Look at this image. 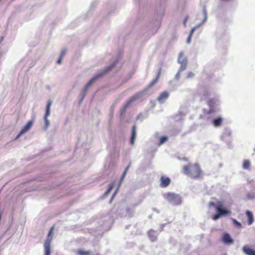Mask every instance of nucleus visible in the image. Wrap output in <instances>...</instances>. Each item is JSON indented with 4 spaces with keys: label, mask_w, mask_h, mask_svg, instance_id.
I'll use <instances>...</instances> for the list:
<instances>
[{
    "label": "nucleus",
    "mask_w": 255,
    "mask_h": 255,
    "mask_svg": "<svg viewBox=\"0 0 255 255\" xmlns=\"http://www.w3.org/2000/svg\"><path fill=\"white\" fill-rule=\"evenodd\" d=\"M119 58H118L117 60L115 61L111 65L107 67H106L104 68L103 69L98 71V72L95 74V75L89 81V82L85 86V87L82 93V97L80 100V102L82 101L85 96L86 95L87 91L88 88L91 86H92L94 84V83L95 82V81L98 78H100L105 73L111 71L113 68V67L117 64Z\"/></svg>",
    "instance_id": "nucleus-1"
},
{
    "label": "nucleus",
    "mask_w": 255,
    "mask_h": 255,
    "mask_svg": "<svg viewBox=\"0 0 255 255\" xmlns=\"http://www.w3.org/2000/svg\"><path fill=\"white\" fill-rule=\"evenodd\" d=\"M161 71V69L159 68L156 77L150 82V83L147 86V87L145 88L143 90L139 91L138 93H136L134 95H133L132 97L129 98L128 100L131 103H132L133 102L135 101V100H136L137 99H139L142 98L144 95H145L146 92L149 89H150L151 87H152L158 81L160 76Z\"/></svg>",
    "instance_id": "nucleus-2"
},
{
    "label": "nucleus",
    "mask_w": 255,
    "mask_h": 255,
    "mask_svg": "<svg viewBox=\"0 0 255 255\" xmlns=\"http://www.w3.org/2000/svg\"><path fill=\"white\" fill-rule=\"evenodd\" d=\"M184 173L194 178L199 177L201 173V170L198 164L189 165L184 167Z\"/></svg>",
    "instance_id": "nucleus-3"
},
{
    "label": "nucleus",
    "mask_w": 255,
    "mask_h": 255,
    "mask_svg": "<svg viewBox=\"0 0 255 255\" xmlns=\"http://www.w3.org/2000/svg\"><path fill=\"white\" fill-rule=\"evenodd\" d=\"M166 200L173 206H178L182 203V198L177 194L173 192L165 193L163 195Z\"/></svg>",
    "instance_id": "nucleus-4"
},
{
    "label": "nucleus",
    "mask_w": 255,
    "mask_h": 255,
    "mask_svg": "<svg viewBox=\"0 0 255 255\" xmlns=\"http://www.w3.org/2000/svg\"><path fill=\"white\" fill-rule=\"evenodd\" d=\"M183 56V52L181 51L180 52L178 58V62L181 65L180 70H185L187 68V59Z\"/></svg>",
    "instance_id": "nucleus-5"
},
{
    "label": "nucleus",
    "mask_w": 255,
    "mask_h": 255,
    "mask_svg": "<svg viewBox=\"0 0 255 255\" xmlns=\"http://www.w3.org/2000/svg\"><path fill=\"white\" fill-rule=\"evenodd\" d=\"M52 229H51L48 234V236L47 237L46 240L44 243V250L45 251H50V245L51 242L52 240Z\"/></svg>",
    "instance_id": "nucleus-6"
},
{
    "label": "nucleus",
    "mask_w": 255,
    "mask_h": 255,
    "mask_svg": "<svg viewBox=\"0 0 255 255\" xmlns=\"http://www.w3.org/2000/svg\"><path fill=\"white\" fill-rule=\"evenodd\" d=\"M33 125L32 121H29L25 126H24L23 128L21 129L18 134L16 137V139L18 138L23 133L26 132L29 130L30 128L32 127Z\"/></svg>",
    "instance_id": "nucleus-7"
},
{
    "label": "nucleus",
    "mask_w": 255,
    "mask_h": 255,
    "mask_svg": "<svg viewBox=\"0 0 255 255\" xmlns=\"http://www.w3.org/2000/svg\"><path fill=\"white\" fill-rule=\"evenodd\" d=\"M169 95V94L167 91H164L160 94L157 98V100L160 103H163L167 99Z\"/></svg>",
    "instance_id": "nucleus-8"
},
{
    "label": "nucleus",
    "mask_w": 255,
    "mask_h": 255,
    "mask_svg": "<svg viewBox=\"0 0 255 255\" xmlns=\"http://www.w3.org/2000/svg\"><path fill=\"white\" fill-rule=\"evenodd\" d=\"M223 241L225 244L227 245L233 244L234 243V240L228 233H226L224 235L223 237Z\"/></svg>",
    "instance_id": "nucleus-9"
},
{
    "label": "nucleus",
    "mask_w": 255,
    "mask_h": 255,
    "mask_svg": "<svg viewBox=\"0 0 255 255\" xmlns=\"http://www.w3.org/2000/svg\"><path fill=\"white\" fill-rule=\"evenodd\" d=\"M160 181V186L162 187L168 186L170 183V179L168 177H164V176L161 177Z\"/></svg>",
    "instance_id": "nucleus-10"
},
{
    "label": "nucleus",
    "mask_w": 255,
    "mask_h": 255,
    "mask_svg": "<svg viewBox=\"0 0 255 255\" xmlns=\"http://www.w3.org/2000/svg\"><path fill=\"white\" fill-rule=\"evenodd\" d=\"M148 237L150 240L152 242H154L157 240V237L156 232L153 230H150L148 232Z\"/></svg>",
    "instance_id": "nucleus-11"
},
{
    "label": "nucleus",
    "mask_w": 255,
    "mask_h": 255,
    "mask_svg": "<svg viewBox=\"0 0 255 255\" xmlns=\"http://www.w3.org/2000/svg\"><path fill=\"white\" fill-rule=\"evenodd\" d=\"M243 251L247 255H255V251L246 246L243 248Z\"/></svg>",
    "instance_id": "nucleus-12"
},
{
    "label": "nucleus",
    "mask_w": 255,
    "mask_h": 255,
    "mask_svg": "<svg viewBox=\"0 0 255 255\" xmlns=\"http://www.w3.org/2000/svg\"><path fill=\"white\" fill-rule=\"evenodd\" d=\"M136 138V127L135 125H133L132 129V134L130 139V143L131 144H133L134 143V141Z\"/></svg>",
    "instance_id": "nucleus-13"
},
{
    "label": "nucleus",
    "mask_w": 255,
    "mask_h": 255,
    "mask_svg": "<svg viewBox=\"0 0 255 255\" xmlns=\"http://www.w3.org/2000/svg\"><path fill=\"white\" fill-rule=\"evenodd\" d=\"M223 203L221 202H219L217 203V206L216 207V210L217 211L219 212H226L227 214H230L231 213V212L226 210V209H223Z\"/></svg>",
    "instance_id": "nucleus-14"
},
{
    "label": "nucleus",
    "mask_w": 255,
    "mask_h": 255,
    "mask_svg": "<svg viewBox=\"0 0 255 255\" xmlns=\"http://www.w3.org/2000/svg\"><path fill=\"white\" fill-rule=\"evenodd\" d=\"M246 214L248 218V224L249 225H252L254 222V217L252 213L250 211L246 212Z\"/></svg>",
    "instance_id": "nucleus-15"
},
{
    "label": "nucleus",
    "mask_w": 255,
    "mask_h": 255,
    "mask_svg": "<svg viewBox=\"0 0 255 255\" xmlns=\"http://www.w3.org/2000/svg\"><path fill=\"white\" fill-rule=\"evenodd\" d=\"M222 121V118L221 117H218V118L214 119L213 120V124L215 127H220L221 125Z\"/></svg>",
    "instance_id": "nucleus-16"
},
{
    "label": "nucleus",
    "mask_w": 255,
    "mask_h": 255,
    "mask_svg": "<svg viewBox=\"0 0 255 255\" xmlns=\"http://www.w3.org/2000/svg\"><path fill=\"white\" fill-rule=\"evenodd\" d=\"M226 212H219L217 211V213L213 216L212 219L214 220H217L219 219L222 216L227 215Z\"/></svg>",
    "instance_id": "nucleus-17"
},
{
    "label": "nucleus",
    "mask_w": 255,
    "mask_h": 255,
    "mask_svg": "<svg viewBox=\"0 0 255 255\" xmlns=\"http://www.w3.org/2000/svg\"><path fill=\"white\" fill-rule=\"evenodd\" d=\"M203 14H204V19H203V20L202 21V22H201V23L197 24L199 26V27L202 25L206 21V20L207 19V17H208L207 12L206 11V8L205 6L203 7Z\"/></svg>",
    "instance_id": "nucleus-18"
},
{
    "label": "nucleus",
    "mask_w": 255,
    "mask_h": 255,
    "mask_svg": "<svg viewBox=\"0 0 255 255\" xmlns=\"http://www.w3.org/2000/svg\"><path fill=\"white\" fill-rule=\"evenodd\" d=\"M50 115H46V113L45 114L44 117V130H47L48 127H49L50 125V122L49 120H48V117Z\"/></svg>",
    "instance_id": "nucleus-19"
},
{
    "label": "nucleus",
    "mask_w": 255,
    "mask_h": 255,
    "mask_svg": "<svg viewBox=\"0 0 255 255\" xmlns=\"http://www.w3.org/2000/svg\"><path fill=\"white\" fill-rule=\"evenodd\" d=\"M214 104V101L212 100H210L208 102V105L210 108V109L209 110V111H208L207 114H210V113L214 112L215 111L213 109Z\"/></svg>",
    "instance_id": "nucleus-20"
},
{
    "label": "nucleus",
    "mask_w": 255,
    "mask_h": 255,
    "mask_svg": "<svg viewBox=\"0 0 255 255\" xmlns=\"http://www.w3.org/2000/svg\"><path fill=\"white\" fill-rule=\"evenodd\" d=\"M131 103V102L128 100L127 101L126 105L124 106V107L121 109V114H123L127 109L129 105Z\"/></svg>",
    "instance_id": "nucleus-21"
},
{
    "label": "nucleus",
    "mask_w": 255,
    "mask_h": 255,
    "mask_svg": "<svg viewBox=\"0 0 255 255\" xmlns=\"http://www.w3.org/2000/svg\"><path fill=\"white\" fill-rule=\"evenodd\" d=\"M52 104V101H48V104L46 106V109L45 113H46V115H50V107L51 106Z\"/></svg>",
    "instance_id": "nucleus-22"
},
{
    "label": "nucleus",
    "mask_w": 255,
    "mask_h": 255,
    "mask_svg": "<svg viewBox=\"0 0 255 255\" xmlns=\"http://www.w3.org/2000/svg\"><path fill=\"white\" fill-rule=\"evenodd\" d=\"M77 254L79 255H90L91 252L90 251H84L82 250H79L77 251Z\"/></svg>",
    "instance_id": "nucleus-23"
},
{
    "label": "nucleus",
    "mask_w": 255,
    "mask_h": 255,
    "mask_svg": "<svg viewBox=\"0 0 255 255\" xmlns=\"http://www.w3.org/2000/svg\"><path fill=\"white\" fill-rule=\"evenodd\" d=\"M114 185H115V183L114 182L112 183L110 185L109 187L108 190L107 191V192L103 195L104 197H107V196H108V195L110 193V192H111V191L113 189V187L114 186Z\"/></svg>",
    "instance_id": "nucleus-24"
},
{
    "label": "nucleus",
    "mask_w": 255,
    "mask_h": 255,
    "mask_svg": "<svg viewBox=\"0 0 255 255\" xmlns=\"http://www.w3.org/2000/svg\"><path fill=\"white\" fill-rule=\"evenodd\" d=\"M168 140V137L167 136H162L160 138V141L159 143V145H161L163 144L165 142L167 141Z\"/></svg>",
    "instance_id": "nucleus-25"
},
{
    "label": "nucleus",
    "mask_w": 255,
    "mask_h": 255,
    "mask_svg": "<svg viewBox=\"0 0 255 255\" xmlns=\"http://www.w3.org/2000/svg\"><path fill=\"white\" fill-rule=\"evenodd\" d=\"M250 166V162L249 160H245L244 162L243 166L244 169H247L249 168Z\"/></svg>",
    "instance_id": "nucleus-26"
},
{
    "label": "nucleus",
    "mask_w": 255,
    "mask_h": 255,
    "mask_svg": "<svg viewBox=\"0 0 255 255\" xmlns=\"http://www.w3.org/2000/svg\"><path fill=\"white\" fill-rule=\"evenodd\" d=\"M202 99H205L206 98H207L209 96V92L207 91V90H204L202 93Z\"/></svg>",
    "instance_id": "nucleus-27"
},
{
    "label": "nucleus",
    "mask_w": 255,
    "mask_h": 255,
    "mask_svg": "<svg viewBox=\"0 0 255 255\" xmlns=\"http://www.w3.org/2000/svg\"><path fill=\"white\" fill-rule=\"evenodd\" d=\"M232 221L234 225L236 226L237 227H238L239 228H241L242 227V224L240 222L237 221L236 219H232Z\"/></svg>",
    "instance_id": "nucleus-28"
},
{
    "label": "nucleus",
    "mask_w": 255,
    "mask_h": 255,
    "mask_svg": "<svg viewBox=\"0 0 255 255\" xmlns=\"http://www.w3.org/2000/svg\"><path fill=\"white\" fill-rule=\"evenodd\" d=\"M183 71L184 70H180V67H179L177 73H176V74L175 76V79L176 80H178L179 79V78L180 77V73Z\"/></svg>",
    "instance_id": "nucleus-29"
},
{
    "label": "nucleus",
    "mask_w": 255,
    "mask_h": 255,
    "mask_svg": "<svg viewBox=\"0 0 255 255\" xmlns=\"http://www.w3.org/2000/svg\"><path fill=\"white\" fill-rule=\"evenodd\" d=\"M189 16L188 15H187L185 17V18H184V19L183 20V22L184 27L186 26V23H187L188 20L189 19Z\"/></svg>",
    "instance_id": "nucleus-30"
},
{
    "label": "nucleus",
    "mask_w": 255,
    "mask_h": 255,
    "mask_svg": "<svg viewBox=\"0 0 255 255\" xmlns=\"http://www.w3.org/2000/svg\"><path fill=\"white\" fill-rule=\"evenodd\" d=\"M194 74L192 72H189L187 73V78H191L194 76Z\"/></svg>",
    "instance_id": "nucleus-31"
},
{
    "label": "nucleus",
    "mask_w": 255,
    "mask_h": 255,
    "mask_svg": "<svg viewBox=\"0 0 255 255\" xmlns=\"http://www.w3.org/2000/svg\"><path fill=\"white\" fill-rule=\"evenodd\" d=\"M126 172H124L121 178V179H120V184H119V187L120 186V185L122 183V182H123L125 176H126Z\"/></svg>",
    "instance_id": "nucleus-32"
},
{
    "label": "nucleus",
    "mask_w": 255,
    "mask_h": 255,
    "mask_svg": "<svg viewBox=\"0 0 255 255\" xmlns=\"http://www.w3.org/2000/svg\"><path fill=\"white\" fill-rule=\"evenodd\" d=\"M66 51H67V50L66 49H62V50L61 52V56H60V57H61V58H63L64 56V55H65V54L66 53Z\"/></svg>",
    "instance_id": "nucleus-33"
},
{
    "label": "nucleus",
    "mask_w": 255,
    "mask_h": 255,
    "mask_svg": "<svg viewBox=\"0 0 255 255\" xmlns=\"http://www.w3.org/2000/svg\"><path fill=\"white\" fill-rule=\"evenodd\" d=\"M196 27H193L192 28V29L191 30L189 35H191V36H192V35H193L194 32H195V31L196 30Z\"/></svg>",
    "instance_id": "nucleus-34"
},
{
    "label": "nucleus",
    "mask_w": 255,
    "mask_h": 255,
    "mask_svg": "<svg viewBox=\"0 0 255 255\" xmlns=\"http://www.w3.org/2000/svg\"><path fill=\"white\" fill-rule=\"evenodd\" d=\"M196 27H193L192 28V29L191 30L189 35H191V36H192V35H193L194 32H195V31L196 30Z\"/></svg>",
    "instance_id": "nucleus-35"
},
{
    "label": "nucleus",
    "mask_w": 255,
    "mask_h": 255,
    "mask_svg": "<svg viewBox=\"0 0 255 255\" xmlns=\"http://www.w3.org/2000/svg\"><path fill=\"white\" fill-rule=\"evenodd\" d=\"M196 27H193L192 28V29L191 30L189 35H191V36H192V35H193L194 32H195V31L196 30Z\"/></svg>",
    "instance_id": "nucleus-36"
},
{
    "label": "nucleus",
    "mask_w": 255,
    "mask_h": 255,
    "mask_svg": "<svg viewBox=\"0 0 255 255\" xmlns=\"http://www.w3.org/2000/svg\"><path fill=\"white\" fill-rule=\"evenodd\" d=\"M191 38H192V36L191 35H189L187 38V41H186V42L187 44L190 43L191 41Z\"/></svg>",
    "instance_id": "nucleus-37"
},
{
    "label": "nucleus",
    "mask_w": 255,
    "mask_h": 255,
    "mask_svg": "<svg viewBox=\"0 0 255 255\" xmlns=\"http://www.w3.org/2000/svg\"><path fill=\"white\" fill-rule=\"evenodd\" d=\"M130 165H131V163L130 162L129 163V164L128 165V166L125 169V170L124 172H126V174H127V172L128 170V169L129 168Z\"/></svg>",
    "instance_id": "nucleus-38"
},
{
    "label": "nucleus",
    "mask_w": 255,
    "mask_h": 255,
    "mask_svg": "<svg viewBox=\"0 0 255 255\" xmlns=\"http://www.w3.org/2000/svg\"><path fill=\"white\" fill-rule=\"evenodd\" d=\"M248 197L250 199H253L255 197V194L254 193H252L251 195H250V194H249Z\"/></svg>",
    "instance_id": "nucleus-39"
},
{
    "label": "nucleus",
    "mask_w": 255,
    "mask_h": 255,
    "mask_svg": "<svg viewBox=\"0 0 255 255\" xmlns=\"http://www.w3.org/2000/svg\"><path fill=\"white\" fill-rule=\"evenodd\" d=\"M62 59V58H61V57H60V58L59 59H58V60L57 61V64H61Z\"/></svg>",
    "instance_id": "nucleus-40"
},
{
    "label": "nucleus",
    "mask_w": 255,
    "mask_h": 255,
    "mask_svg": "<svg viewBox=\"0 0 255 255\" xmlns=\"http://www.w3.org/2000/svg\"><path fill=\"white\" fill-rule=\"evenodd\" d=\"M51 251H45V255H50Z\"/></svg>",
    "instance_id": "nucleus-41"
},
{
    "label": "nucleus",
    "mask_w": 255,
    "mask_h": 255,
    "mask_svg": "<svg viewBox=\"0 0 255 255\" xmlns=\"http://www.w3.org/2000/svg\"><path fill=\"white\" fill-rule=\"evenodd\" d=\"M214 205H215V204L214 203V202H210V203H209L210 207L212 206H214Z\"/></svg>",
    "instance_id": "nucleus-42"
},
{
    "label": "nucleus",
    "mask_w": 255,
    "mask_h": 255,
    "mask_svg": "<svg viewBox=\"0 0 255 255\" xmlns=\"http://www.w3.org/2000/svg\"><path fill=\"white\" fill-rule=\"evenodd\" d=\"M227 134H228V135H230V134H231V132H230V131H229H229H228V133H227Z\"/></svg>",
    "instance_id": "nucleus-43"
},
{
    "label": "nucleus",
    "mask_w": 255,
    "mask_h": 255,
    "mask_svg": "<svg viewBox=\"0 0 255 255\" xmlns=\"http://www.w3.org/2000/svg\"><path fill=\"white\" fill-rule=\"evenodd\" d=\"M141 115V114H139L138 116H137V119H139V118H140V116Z\"/></svg>",
    "instance_id": "nucleus-44"
},
{
    "label": "nucleus",
    "mask_w": 255,
    "mask_h": 255,
    "mask_svg": "<svg viewBox=\"0 0 255 255\" xmlns=\"http://www.w3.org/2000/svg\"><path fill=\"white\" fill-rule=\"evenodd\" d=\"M141 115V114H139L138 116H137V119H139V118H140V116Z\"/></svg>",
    "instance_id": "nucleus-45"
},
{
    "label": "nucleus",
    "mask_w": 255,
    "mask_h": 255,
    "mask_svg": "<svg viewBox=\"0 0 255 255\" xmlns=\"http://www.w3.org/2000/svg\"><path fill=\"white\" fill-rule=\"evenodd\" d=\"M194 27H196V29H197L199 27V26L198 25L194 26Z\"/></svg>",
    "instance_id": "nucleus-46"
},
{
    "label": "nucleus",
    "mask_w": 255,
    "mask_h": 255,
    "mask_svg": "<svg viewBox=\"0 0 255 255\" xmlns=\"http://www.w3.org/2000/svg\"><path fill=\"white\" fill-rule=\"evenodd\" d=\"M117 193V191L115 193V194H114V195L112 196V199L114 198V196H115V195Z\"/></svg>",
    "instance_id": "nucleus-47"
},
{
    "label": "nucleus",
    "mask_w": 255,
    "mask_h": 255,
    "mask_svg": "<svg viewBox=\"0 0 255 255\" xmlns=\"http://www.w3.org/2000/svg\"><path fill=\"white\" fill-rule=\"evenodd\" d=\"M169 84H171V81L169 82Z\"/></svg>",
    "instance_id": "nucleus-48"
}]
</instances>
